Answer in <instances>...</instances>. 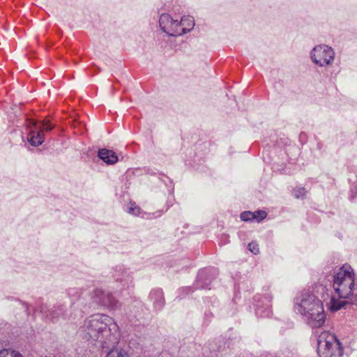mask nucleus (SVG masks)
<instances>
[{"label":"nucleus","instance_id":"2eb2a0df","mask_svg":"<svg viewBox=\"0 0 357 357\" xmlns=\"http://www.w3.org/2000/svg\"><path fill=\"white\" fill-rule=\"evenodd\" d=\"M126 211L128 213L136 216L141 214V208L135 202H130L126 206Z\"/></svg>","mask_w":357,"mask_h":357},{"label":"nucleus","instance_id":"4be33fe9","mask_svg":"<svg viewBox=\"0 0 357 357\" xmlns=\"http://www.w3.org/2000/svg\"><path fill=\"white\" fill-rule=\"evenodd\" d=\"M120 282L123 283L120 290L128 289L132 285V280L129 278L124 280L121 279Z\"/></svg>","mask_w":357,"mask_h":357},{"label":"nucleus","instance_id":"6e6552de","mask_svg":"<svg viewBox=\"0 0 357 357\" xmlns=\"http://www.w3.org/2000/svg\"><path fill=\"white\" fill-rule=\"evenodd\" d=\"M161 29L169 36H178L182 35L181 23L177 20H174L169 14H162L159 20Z\"/></svg>","mask_w":357,"mask_h":357},{"label":"nucleus","instance_id":"5701e85b","mask_svg":"<svg viewBox=\"0 0 357 357\" xmlns=\"http://www.w3.org/2000/svg\"><path fill=\"white\" fill-rule=\"evenodd\" d=\"M254 213H256L255 220L258 222L264 220L266 217V213L263 211H257Z\"/></svg>","mask_w":357,"mask_h":357},{"label":"nucleus","instance_id":"f03ea898","mask_svg":"<svg viewBox=\"0 0 357 357\" xmlns=\"http://www.w3.org/2000/svg\"><path fill=\"white\" fill-rule=\"evenodd\" d=\"M333 287L335 294L331 301V310L337 311L348 303H357V280L351 266L344 265L334 272Z\"/></svg>","mask_w":357,"mask_h":357},{"label":"nucleus","instance_id":"ddd939ff","mask_svg":"<svg viewBox=\"0 0 357 357\" xmlns=\"http://www.w3.org/2000/svg\"><path fill=\"white\" fill-rule=\"evenodd\" d=\"M265 300L266 301V303L264 310L259 303L257 304L256 314L259 317H268L271 314V299L266 297Z\"/></svg>","mask_w":357,"mask_h":357},{"label":"nucleus","instance_id":"9b49d317","mask_svg":"<svg viewBox=\"0 0 357 357\" xmlns=\"http://www.w3.org/2000/svg\"><path fill=\"white\" fill-rule=\"evenodd\" d=\"M98 155L101 160L109 165H114L118 160L116 153L113 151L107 149H100Z\"/></svg>","mask_w":357,"mask_h":357},{"label":"nucleus","instance_id":"f257e3e1","mask_svg":"<svg viewBox=\"0 0 357 357\" xmlns=\"http://www.w3.org/2000/svg\"><path fill=\"white\" fill-rule=\"evenodd\" d=\"M78 333L86 340L97 342L105 349H118L120 333L114 319L104 314H96L86 319Z\"/></svg>","mask_w":357,"mask_h":357},{"label":"nucleus","instance_id":"4468645a","mask_svg":"<svg viewBox=\"0 0 357 357\" xmlns=\"http://www.w3.org/2000/svg\"><path fill=\"white\" fill-rule=\"evenodd\" d=\"M208 271L207 270H203L199 272L197 275V288L206 289L208 287L209 282H203V284H200L205 279L208 280V278H206L208 275Z\"/></svg>","mask_w":357,"mask_h":357},{"label":"nucleus","instance_id":"f8f14e48","mask_svg":"<svg viewBox=\"0 0 357 357\" xmlns=\"http://www.w3.org/2000/svg\"><path fill=\"white\" fill-rule=\"evenodd\" d=\"M182 35L190 31L195 26V20L192 16H184L179 21Z\"/></svg>","mask_w":357,"mask_h":357},{"label":"nucleus","instance_id":"20e7f679","mask_svg":"<svg viewBox=\"0 0 357 357\" xmlns=\"http://www.w3.org/2000/svg\"><path fill=\"white\" fill-rule=\"evenodd\" d=\"M317 352L319 357H342L343 348L334 334L324 331L318 337Z\"/></svg>","mask_w":357,"mask_h":357},{"label":"nucleus","instance_id":"39448f33","mask_svg":"<svg viewBox=\"0 0 357 357\" xmlns=\"http://www.w3.org/2000/svg\"><path fill=\"white\" fill-rule=\"evenodd\" d=\"M310 58L314 63L320 67L328 66L335 59V52L326 45H318L312 50Z\"/></svg>","mask_w":357,"mask_h":357},{"label":"nucleus","instance_id":"423d86ee","mask_svg":"<svg viewBox=\"0 0 357 357\" xmlns=\"http://www.w3.org/2000/svg\"><path fill=\"white\" fill-rule=\"evenodd\" d=\"M40 312L46 319L56 322L60 319H70L71 315L68 314L67 307L63 304H56L52 308L49 309L47 305L43 304L39 308Z\"/></svg>","mask_w":357,"mask_h":357},{"label":"nucleus","instance_id":"412c9836","mask_svg":"<svg viewBox=\"0 0 357 357\" xmlns=\"http://www.w3.org/2000/svg\"><path fill=\"white\" fill-rule=\"evenodd\" d=\"M305 192L306 191L304 188H298L294 190V195L296 198H303Z\"/></svg>","mask_w":357,"mask_h":357},{"label":"nucleus","instance_id":"1a4fd4ad","mask_svg":"<svg viewBox=\"0 0 357 357\" xmlns=\"http://www.w3.org/2000/svg\"><path fill=\"white\" fill-rule=\"evenodd\" d=\"M30 131L28 135L29 142L34 146H38L44 142L43 130L38 129V123L34 120H29L27 125Z\"/></svg>","mask_w":357,"mask_h":357},{"label":"nucleus","instance_id":"aec40b11","mask_svg":"<svg viewBox=\"0 0 357 357\" xmlns=\"http://www.w3.org/2000/svg\"><path fill=\"white\" fill-rule=\"evenodd\" d=\"M248 249L255 255L259 253V245L255 242H251L248 244Z\"/></svg>","mask_w":357,"mask_h":357},{"label":"nucleus","instance_id":"7ed1b4c3","mask_svg":"<svg viewBox=\"0 0 357 357\" xmlns=\"http://www.w3.org/2000/svg\"><path fill=\"white\" fill-rule=\"evenodd\" d=\"M294 310L301 314L312 328H319L326 315L321 301L309 290L301 291L294 299Z\"/></svg>","mask_w":357,"mask_h":357},{"label":"nucleus","instance_id":"9d476101","mask_svg":"<svg viewBox=\"0 0 357 357\" xmlns=\"http://www.w3.org/2000/svg\"><path fill=\"white\" fill-rule=\"evenodd\" d=\"M149 299L153 302L156 310H161L165 305L163 292L160 289H153L149 294Z\"/></svg>","mask_w":357,"mask_h":357},{"label":"nucleus","instance_id":"b1692460","mask_svg":"<svg viewBox=\"0 0 357 357\" xmlns=\"http://www.w3.org/2000/svg\"><path fill=\"white\" fill-rule=\"evenodd\" d=\"M26 310L27 313L29 314V307L27 306H26Z\"/></svg>","mask_w":357,"mask_h":357},{"label":"nucleus","instance_id":"a211bd4d","mask_svg":"<svg viewBox=\"0 0 357 357\" xmlns=\"http://www.w3.org/2000/svg\"><path fill=\"white\" fill-rule=\"evenodd\" d=\"M83 294V291L79 288H69L68 295L74 298H79Z\"/></svg>","mask_w":357,"mask_h":357},{"label":"nucleus","instance_id":"6ab92c4d","mask_svg":"<svg viewBox=\"0 0 357 357\" xmlns=\"http://www.w3.org/2000/svg\"><path fill=\"white\" fill-rule=\"evenodd\" d=\"M256 213L251 211H244L241 214V219L243 221L248 222L252 220H255Z\"/></svg>","mask_w":357,"mask_h":357},{"label":"nucleus","instance_id":"f3484780","mask_svg":"<svg viewBox=\"0 0 357 357\" xmlns=\"http://www.w3.org/2000/svg\"><path fill=\"white\" fill-rule=\"evenodd\" d=\"M0 357H22V356L15 351L3 349L0 351Z\"/></svg>","mask_w":357,"mask_h":357},{"label":"nucleus","instance_id":"0eeeda50","mask_svg":"<svg viewBox=\"0 0 357 357\" xmlns=\"http://www.w3.org/2000/svg\"><path fill=\"white\" fill-rule=\"evenodd\" d=\"M92 298L97 304L104 306L109 310H118L121 306V303L113 295L109 292L102 289H96L93 291Z\"/></svg>","mask_w":357,"mask_h":357},{"label":"nucleus","instance_id":"dca6fc26","mask_svg":"<svg viewBox=\"0 0 357 357\" xmlns=\"http://www.w3.org/2000/svg\"><path fill=\"white\" fill-rule=\"evenodd\" d=\"M54 126L52 124L49 120H43L40 122L39 126L38 125V129L39 130H43V132L44 131H50L54 128Z\"/></svg>","mask_w":357,"mask_h":357}]
</instances>
